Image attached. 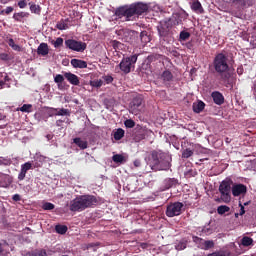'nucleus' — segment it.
Here are the masks:
<instances>
[{"mask_svg":"<svg viewBox=\"0 0 256 256\" xmlns=\"http://www.w3.org/2000/svg\"><path fill=\"white\" fill-rule=\"evenodd\" d=\"M191 9L193 11H195L196 13H203V11H204L202 3H200V1H198V0L193 1L192 5H191Z\"/></svg>","mask_w":256,"mask_h":256,"instance_id":"obj_27","label":"nucleus"},{"mask_svg":"<svg viewBox=\"0 0 256 256\" xmlns=\"http://www.w3.org/2000/svg\"><path fill=\"white\" fill-rule=\"evenodd\" d=\"M73 143H75L80 149H87L88 141L82 139L81 137H74Z\"/></svg>","mask_w":256,"mask_h":256,"instance_id":"obj_23","label":"nucleus"},{"mask_svg":"<svg viewBox=\"0 0 256 256\" xmlns=\"http://www.w3.org/2000/svg\"><path fill=\"white\" fill-rule=\"evenodd\" d=\"M4 81H10V77H9V75H5V77H4Z\"/></svg>","mask_w":256,"mask_h":256,"instance_id":"obj_63","label":"nucleus"},{"mask_svg":"<svg viewBox=\"0 0 256 256\" xmlns=\"http://www.w3.org/2000/svg\"><path fill=\"white\" fill-rule=\"evenodd\" d=\"M8 45L11 47L14 51H22V47L20 45H17L14 41V39L10 38L8 39Z\"/></svg>","mask_w":256,"mask_h":256,"instance_id":"obj_31","label":"nucleus"},{"mask_svg":"<svg viewBox=\"0 0 256 256\" xmlns=\"http://www.w3.org/2000/svg\"><path fill=\"white\" fill-rule=\"evenodd\" d=\"M64 77L69 83H71V85H80L81 83L78 75H75V73H71V71L65 72Z\"/></svg>","mask_w":256,"mask_h":256,"instance_id":"obj_14","label":"nucleus"},{"mask_svg":"<svg viewBox=\"0 0 256 256\" xmlns=\"http://www.w3.org/2000/svg\"><path fill=\"white\" fill-rule=\"evenodd\" d=\"M54 81H55V83L58 84V87H61V85L63 84V81H65V77H64V75L57 74L54 77Z\"/></svg>","mask_w":256,"mask_h":256,"instance_id":"obj_38","label":"nucleus"},{"mask_svg":"<svg viewBox=\"0 0 256 256\" xmlns=\"http://www.w3.org/2000/svg\"><path fill=\"white\" fill-rule=\"evenodd\" d=\"M190 37H191V33H189V31H181L179 35V40L187 41L188 39H190Z\"/></svg>","mask_w":256,"mask_h":256,"instance_id":"obj_35","label":"nucleus"},{"mask_svg":"<svg viewBox=\"0 0 256 256\" xmlns=\"http://www.w3.org/2000/svg\"><path fill=\"white\" fill-rule=\"evenodd\" d=\"M177 183L178 179H176L175 177H167L166 179H164L163 188L170 189L171 187L177 185Z\"/></svg>","mask_w":256,"mask_h":256,"instance_id":"obj_18","label":"nucleus"},{"mask_svg":"<svg viewBox=\"0 0 256 256\" xmlns=\"http://www.w3.org/2000/svg\"><path fill=\"white\" fill-rule=\"evenodd\" d=\"M103 83V79H93V81H90L92 87H102Z\"/></svg>","mask_w":256,"mask_h":256,"instance_id":"obj_40","label":"nucleus"},{"mask_svg":"<svg viewBox=\"0 0 256 256\" xmlns=\"http://www.w3.org/2000/svg\"><path fill=\"white\" fill-rule=\"evenodd\" d=\"M206 107V103H204V101H198L197 103H193V111H195V113H201L202 111H204Z\"/></svg>","mask_w":256,"mask_h":256,"instance_id":"obj_25","label":"nucleus"},{"mask_svg":"<svg viewBox=\"0 0 256 256\" xmlns=\"http://www.w3.org/2000/svg\"><path fill=\"white\" fill-rule=\"evenodd\" d=\"M147 11H149L148 3H143L140 1L137 3H132L131 5H123L118 7L115 10V15L116 17H119V19L125 17L126 21H131L132 17L135 15L140 17L141 15L147 13Z\"/></svg>","mask_w":256,"mask_h":256,"instance_id":"obj_2","label":"nucleus"},{"mask_svg":"<svg viewBox=\"0 0 256 256\" xmlns=\"http://www.w3.org/2000/svg\"><path fill=\"white\" fill-rule=\"evenodd\" d=\"M32 109H33V105L31 103H24V105L20 107V111L25 113H31Z\"/></svg>","mask_w":256,"mask_h":256,"instance_id":"obj_33","label":"nucleus"},{"mask_svg":"<svg viewBox=\"0 0 256 256\" xmlns=\"http://www.w3.org/2000/svg\"><path fill=\"white\" fill-rule=\"evenodd\" d=\"M237 73H238L239 75H242L243 69H237Z\"/></svg>","mask_w":256,"mask_h":256,"instance_id":"obj_64","label":"nucleus"},{"mask_svg":"<svg viewBox=\"0 0 256 256\" xmlns=\"http://www.w3.org/2000/svg\"><path fill=\"white\" fill-rule=\"evenodd\" d=\"M33 165L31 161H26V163H23V168H24V177H26L27 172L29 169H32Z\"/></svg>","mask_w":256,"mask_h":256,"instance_id":"obj_44","label":"nucleus"},{"mask_svg":"<svg viewBox=\"0 0 256 256\" xmlns=\"http://www.w3.org/2000/svg\"><path fill=\"white\" fill-rule=\"evenodd\" d=\"M25 17H30V13L25 11H20L19 13L13 14V19L18 22H21L22 19H24Z\"/></svg>","mask_w":256,"mask_h":256,"instance_id":"obj_26","label":"nucleus"},{"mask_svg":"<svg viewBox=\"0 0 256 256\" xmlns=\"http://www.w3.org/2000/svg\"><path fill=\"white\" fill-rule=\"evenodd\" d=\"M213 66L222 79V81H228L231 77V73H229V63L227 59V55L224 53H218L213 60Z\"/></svg>","mask_w":256,"mask_h":256,"instance_id":"obj_4","label":"nucleus"},{"mask_svg":"<svg viewBox=\"0 0 256 256\" xmlns=\"http://www.w3.org/2000/svg\"><path fill=\"white\" fill-rule=\"evenodd\" d=\"M135 125H136V123H135V121H133V119H126V121H125L126 127L132 128V127H135Z\"/></svg>","mask_w":256,"mask_h":256,"instance_id":"obj_49","label":"nucleus"},{"mask_svg":"<svg viewBox=\"0 0 256 256\" xmlns=\"http://www.w3.org/2000/svg\"><path fill=\"white\" fill-rule=\"evenodd\" d=\"M212 98L216 105H223V103L225 102V97L220 91H213Z\"/></svg>","mask_w":256,"mask_h":256,"instance_id":"obj_17","label":"nucleus"},{"mask_svg":"<svg viewBox=\"0 0 256 256\" xmlns=\"http://www.w3.org/2000/svg\"><path fill=\"white\" fill-rule=\"evenodd\" d=\"M253 238H249V236H244V238H242L241 240V244L242 246L248 248L249 246H252L253 245Z\"/></svg>","mask_w":256,"mask_h":256,"instance_id":"obj_29","label":"nucleus"},{"mask_svg":"<svg viewBox=\"0 0 256 256\" xmlns=\"http://www.w3.org/2000/svg\"><path fill=\"white\" fill-rule=\"evenodd\" d=\"M143 101L144 99L141 95H137L136 97H134L129 104V112L134 115H138L139 113H141L144 107Z\"/></svg>","mask_w":256,"mask_h":256,"instance_id":"obj_10","label":"nucleus"},{"mask_svg":"<svg viewBox=\"0 0 256 256\" xmlns=\"http://www.w3.org/2000/svg\"><path fill=\"white\" fill-rule=\"evenodd\" d=\"M233 181L231 179H223L219 185V191L221 193L218 201L229 203L231 201V185Z\"/></svg>","mask_w":256,"mask_h":256,"instance_id":"obj_6","label":"nucleus"},{"mask_svg":"<svg viewBox=\"0 0 256 256\" xmlns=\"http://www.w3.org/2000/svg\"><path fill=\"white\" fill-rule=\"evenodd\" d=\"M138 61V55H130L129 57H123L122 61L119 63L120 70L127 75L134 71L135 65Z\"/></svg>","mask_w":256,"mask_h":256,"instance_id":"obj_7","label":"nucleus"},{"mask_svg":"<svg viewBox=\"0 0 256 256\" xmlns=\"http://www.w3.org/2000/svg\"><path fill=\"white\" fill-rule=\"evenodd\" d=\"M96 246H98V244H94V243L88 244L87 245V250H89L90 248H96Z\"/></svg>","mask_w":256,"mask_h":256,"instance_id":"obj_60","label":"nucleus"},{"mask_svg":"<svg viewBox=\"0 0 256 256\" xmlns=\"http://www.w3.org/2000/svg\"><path fill=\"white\" fill-rule=\"evenodd\" d=\"M12 199H13L14 201H20L21 195H19V193H15V194L12 196Z\"/></svg>","mask_w":256,"mask_h":256,"instance_id":"obj_57","label":"nucleus"},{"mask_svg":"<svg viewBox=\"0 0 256 256\" xmlns=\"http://www.w3.org/2000/svg\"><path fill=\"white\" fill-rule=\"evenodd\" d=\"M27 5H28V3H27L26 0H20V1H18V7H19L20 9H26Z\"/></svg>","mask_w":256,"mask_h":256,"instance_id":"obj_52","label":"nucleus"},{"mask_svg":"<svg viewBox=\"0 0 256 256\" xmlns=\"http://www.w3.org/2000/svg\"><path fill=\"white\" fill-rule=\"evenodd\" d=\"M43 209H55V205L50 201H46L45 203H43Z\"/></svg>","mask_w":256,"mask_h":256,"instance_id":"obj_48","label":"nucleus"},{"mask_svg":"<svg viewBox=\"0 0 256 256\" xmlns=\"http://www.w3.org/2000/svg\"><path fill=\"white\" fill-rule=\"evenodd\" d=\"M65 46L71 51H77L78 53H83L87 49V43L84 41H77V39H66Z\"/></svg>","mask_w":256,"mask_h":256,"instance_id":"obj_9","label":"nucleus"},{"mask_svg":"<svg viewBox=\"0 0 256 256\" xmlns=\"http://www.w3.org/2000/svg\"><path fill=\"white\" fill-rule=\"evenodd\" d=\"M208 256H231L230 252H212V254H208Z\"/></svg>","mask_w":256,"mask_h":256,"instance_id":"obj_46","label":"nucleus"},{"mask_svg":"<svg viewBox=\"0 0 256 256\" xmlns=\"http://www.w3.org/2000/svg\"><path fill=\"white\" fill-rule=\"evenodd\" d=\"M160 79L162 80L163 83L168 84L171 83V81H173L174 75L172 71H170L169 69H165L164 71H162Z\"/></svg>","mask_w":256,"mask_h":256,"instance_id":"obj_15","label":"nucleus"},{"mask_svg":"<svg viewBox=\"0 0 256 256\" xmlns=\"http://www.w3.org/2000/svg\"><path fill=\"white\" fill-rule=\"evenodd\" d=\"M183 207L184 203L182 201H173L168 203L165 214L167 217H176V215H181Z\"/></svg>","mask_w":256,"mask_h":256,"instance_id":"obj_8","label":"nucleus"},{"mask_svg":"<svg viewBox=\"0 0 256 256\" xmlns=\"http://www.w3.org/2000/svg\"><path fill=\"white\" fill-rule=\"evenodd\" d=\"M239 207H240V215H245V206H243V203L239 201Z\"/></svg>","mask_w":256,"mask_h":256,"instance_id":"obj_56","label":"nucleus"},{"mask_svg":"<svg viewBox=\"0 0 256 256\" xmlns=\"http://www.w3.org/2000/svg\"><path fill=\"white\" fill-rule=\"evenodd\" d=\"M9 58L10 57H9L8 53H0V59L2 61H8Z\"/></svg>","mask_w":256,"mask_h":256,"instance_id":"obj_54","label":"nucleus"},{"mask_svg":"<svg viewBox=\"0 0 256 256\" xmlns=\"http://www.w3.org/2000/svg\"><path fill=\"white\" fill-rule=\"evenodd\" d=\"M55 230L57 233L64 235V233H67L68 228L67 226H62V224H57V226H55Z\"/></svg>","mask_w":256,"mask_h":256,"instance_id":"obj_36","label":"nucleus"},{"mask_svg":"<svg viewBox=\"0 0 256 256\" xmlns=\"http://www.w3.org/2000/svg\"><path fill=\"white\" fill-rule=\"evenodd\" d=\"M56 115H70V111L69 109L62 108L57 111Z\"/></svg>","mask_w":256,"mask_h":256,"instance_id":"obj_50","label":"nucleus"},{"mask_svg":"<svg viewBox=\"0 0 256 256\" xmlns=\"http://www.w3.org/2000/svg\"><path fill=\"white\" fill-rule=\"evenodd\" d=\"M6 115H4L3 113H0V121H2L3 119H5Z\"/></svg>","mask_w":256,"mask_h":256,"instance_id":"obj_62","label":"nucleus"},{"mask_svg":"<svg viewBox=\"0 0 256 256\" xmlns=\"http://www.w3.org/2000/svg\"><path fill=\"white\" fill-rule=\"evenodd\" d=\"M29 256H48L46 250H38L37 252H32Z\"/></svg>","mask_w":256,"mask_h":256,"instance_id":"obj_47","label":"nucleus"},{"mask_svg":"<svg viewBox=\"0 0 256 256\" xmlns=\"http://www.w3.org/2000/svg\"><path fill=\"white\" fill-rule=\"evenodd\" d=\"M56 29H59L60 31L69 29V19H60V21L56 23Z\"/></svg>","mask_w":256,"mask_h":256,"instance_id":"obj_22","label":"nucleus"},{"mask_svg":"<svg viewBox=\"0 0 256 256\" xmlns=\"http://www.w3.org/2000/svg\"><path fill=\"white\" fill-rule=\"evenodd\" d=\"M29 6H30L31 13H34L35 15H41L42 13L41 5H37L36 3L30 2Z\"/></svg>","mask_w":256,"mask_h":256,"instance_id":"obj_24","label":"nucleus"},{"mask_svg":"<svg viewBox=\"0 0 256 256\" xmlns=\"http://www.w3.org/2000/svg\"><path fill=\"white\" fill-rule=\"evenodd\" d=\"M140 248H142L143 250H146L147 248H149V244H147L146 242H142L140 244Z\"/></svg>","mask_w":256,"mask_h":256,"instance_id":"obj_58","label":"nucleus"},{"mask_svg":"<svg viewBox=\"0 0 256 256\" xmlns=\"http://www.w3.org/2000/svg\"><path fill=\"white\" fill-rule=\"evenodd\" d=\"M192 155H194L193 149H190V148L183 149L182 151L183 158L188 159L189 157H192Z\"/></svg>","mask_w":256,"mask_h":256,"instance_id":"obj_34","label":"nucleus"},{"mask_svg":"<svg viewBox=\"0 0 256 256\" xmlns=\"http://www.w3.org/2000/svg\"><path fill=\"white\" fill-rule=\"evenodd\" d=\"M62 123H63V120H62V119H58V120L56 121V125H57L58 127H61Z\"/></svg>","mask_w":256,"mask_h":256,"instance_id":"obj_61","label":"nucleus"},{"mask_svg":"<svg viewBox=\"0 0 256 256\" xmlns=\"http://www.w3.org/2000/svg\"><path fill=\"white\" fill-rule=\"evenodd\" d=\"M125 135V131L124 129H122V127H119V129H117L114 132V139H116V141H119L120 139H122Z\"/></svg>","mask_w":256,"mask_h":256,"instance_id":"obj_30","label":"nucleus"},{"mask_svg":"<svg viewBox=\"0 0 256 256\" xmlns=\"http://www.w3.org/2000/svg\"><path fill=\"white\" fill-rule=\"evenodd\" d=\"M215 243L213 240H204V250H210L211 248H214Z\"/></svg>","mask_w":256,"mask_h":256,"instance_id":"obj_41","label":"nucleus"},{"mask_svg":"<svg viewBox=\"0 0 256 256\" xmlns=\"http://www.w3.org/2000/svg\"><path fill=\"white\" fill-rule=\"evenodd\" d=\"M38 55H42L45 57L49 53V45L48 43H40V45L37 48Z\"/></svg>","mask_w":256,"mask_h":256,"instance_id":"obj_21","label":"nucleus"},{"mask_svg":"<svg viewBox=\"0 0 256 256\" xmlns=\"http://www.w3.org/2000/svg\"><path fill=\"white\" fill-rule=\"evenodd\" d=\"M186 47L187 49H193L194 45L191 41H189L188 43H186Z\"/></svg>","mask_w":256,"mask_h":256,"instance_id":"obj_59","label":"nucleus"},{"mask_svg":"<svg viewBox=\"0 0 256 256\" xmlns=\"http://www.w3.org/2000/svg\"><path fill=\"white\" fill-rule=\"evenodd\" d=\"M98 203L95 195H79L70 201V211H84L87 207H93Z\"/></svg>","mask_w":256,"mask_h":256,"instance_id":"obj_3","label":"nucleus"},{"mask_svg":"<svg viewBox=\"0 0 256 256\" xmlns=\"http://www.w3.org/2000/svg\"><path fill=\"white\" fill-rule=\"evenodd\" d=\"M12 159L9 157H0V165H11Z\"/></svg>","mask_w":256,"mask_h":256,"instance_id":"obj_45","label":"nucleus"},{"mask_svg":"<svg viewBox=\"0 0 256 256\" xmlns=\"http://www.w3.org/2000/svg\"><path fill=\"white\" fill-rule=\"evenodd\" d=\"M231 208L229 206H218L217 212L219 215H224V213H227V211H230Z\"/></svg>","mask_w":256,"mask_h":256,"instance_id":"obj_43","label":"nucleus"},{"mask_svg":"<svg viewBox=\"0 0 256 256\" xmlns=\"http://www.w3.org/2000/svg\"><path fill=\"white\" fill-rule=\"evenodd\" d=\"M10 253V245L6 240L0 241V254L2 256H7Z\"/></svg>","mask_w":256,"mask_h":256,"instance_id":"obj_19","label":"nucleus"},{"mask_svg":"<svg viewBox=\"0 0 256 256\" xmlns=\"http://www.w3.org/2000/svg\"><path fill=\"white\" fill-rule=\"evenodd\" d=\"M18 179H20V181L25 179L24 163L21 165V170H20V173L18 174Z\"/></svg>","mask_w":256,"mask_h":256,"instance_id":"obj_51","label":"nucleus"},{"mask_svg":"<svg viewBox=\"0 0 256 256\" xmlns=\"http://www.w3.org/2000/svg\"><path fill=\"white\" fill-rule=\"evenodd\" d=\"M187 244H188V243H187L186 241H181V242H179L178 244H176L175 248H176V250H178V251L186 250Z\"/></svg>","mask_w":256,"mask_h":256,"instance_id":"obj_42","label":"nucleus"},{"mask_svg":"<svg viewBox=\"0 0 256 256\" xmlns=\"http://www.w3.org/2000/svg\"><path fill=\"white\" fill-rule=\"evenodd\" d=\"M192 240L198 246V248L205 250V240H203V238H199V236H193Z\"/></svg>","mask_w":256,"mask_h":256,"instance_id":"obj_28","label":"nucleus"},{"mask_svg":"<svg viewBox=\"0 0 256 256\" xmlns=\"http://www.w3.org/2000/svg\"><path fill=\"white\" fill-rule=\"evenodd\" d=\"M145 62H146V65H149L150 69H153V67H155V65H158L159 63H162L161 55H158L157 53H153L152 55H148Z\"/></svg>","mask_w":256,"mask_h":256,"instance_id":"obj_13","label":"nucleus"},{"mask_svg":"<svg viewBox=\"0 0 256 256\" xmlns=\"http://www.w3.org/2000/svg\"><path fill=\"white\" fill-rule=\"evenodd\" d=\"M225 3H232L237 9H247L254 5V0H225Z\"/></svg>","mask_w":256,"mask_h":256,"instance_id":"obj_11","label":"nucleus"},{"mask_svg":"<svg viewBox=\"0 0 256 256\" xmlns=\"http://www.w3.org/2000/svg\"><path fill=\"white\" fill-rule=\"evenodd\" d=\"M140 40L142 41V43L147 44L151 41L149 35H147V31H142L140 33Z\"/></svg>","mask_w":256,"mask_h":256,"instance_id":"obj_32","label":"nucleus"},{"mask_svg":"<svg viewBox=\"0 0 256 256\" xmlns=\"http://www.w3.org/2000/svg\"><path fill=\"white\" fill-rule=\"evenodd\" d=\"M182 23V19L180 17H170L169 19H163L158 24V34L160 37H167L171 31V29Z\"/></svg>","mask_w":256,"mask_h":256,"instance_id":"obj_5","label":"nucleus"},{"mask_svg":"<svg viewBox=\"0 0 256 256\" xmlns=\"http://www.w3.org/2000/svg\"><path fill=\"white\" fill-rule=\"evenodd\" d=\"M112 159L113 161H115V163H123V161H125L124 155L120 153H116L115 155H113Z\"/></svg>","mask_w":256,"mask_h":256,"instance_id":"obj_37","label":"nucleus"},{"mask_svg":"<svg viewBox=\"0 0 256 256\" xmlns=\"http://www.w3.org/2000/svg\"><path fill=\"white\" fill-rule=\"evenodd\" d=\"M71 65L79 69H85L88 66L87 61H84L82 59H72Z\"/></svg>","mask_w":256,"mask_h":256,"instance_id":"obj_20","label":"nucleus"},{"mask_svg":"<svg viewBox=\"0 0 256 256\" xmlns=\"http://www.w3.org/2000/svg\"><path fill=\"white\" fill-rule=\"evenodd\" d=\"M12 181L13 179L10 175L0 172V187H8Z\"/></svg>","mask_w":256,"mask_h":256,"instance_id":"obj_16","label":"nucleus"},{"mask_svg":"<svg viewBox=\"0 0 256 256\" xmlns=\"http://www.w3.org/2000/svg\"><path fill=\"white\" fill-rule=\"evenodd\" d=\"M147 164L152 171H167L172 165V156L160 149H154L148 156Z\"/></svg>","mask_w":256,"mask_h":256,"instance_id":"obj_1","label":"nucleus"},{"mask_svg":"<svg viewBox=\"0 0 256 256\" xmlns=\"http://www.w3.org/2000/svg\"><path fill=\"white\" fill-rule=\"evenodd\" d=\"M63 43H64L63 37H57L56 41H52V45H54L56 49H58L59 47H62Z\"/></svg>","mask_w":256,"mask_h":256,"instance_id":"obj_39","label":"nucleus"},{"mask_svg":"<svg viewBox=\"0 0 256 256\" xmlns=\"http://www.w3.org/2000/svg\"><path fill=\"white\" fill-rule=\"evenodd\" d=\"M5 15H10V13H13L14 7H6V9H3Z\"/></svg>","mask_w":256,"mask_h":256,"instance_id":"obj_55","label":"nucleus"},{"mask_svg":"<svg viewBox=\"0 0 256 256\" xmlns=\"http://www.w3.org/2000/svg\"><path fill=\"white\" fill-rule=\"evenodd\" d=\"M247 193V185L244 183H235L232 186V194L234 197H237L239 195H245Z\"/></svg>","mask_w":256,"mask_h":256,"instance_id":"obj_12","label":"nucleus"},{"mask_svg":"<svg viewBox=\"0 0 256 256\" xmlns=\"http://www.w3.org/2000/svg\"><path fill=\"white\" fill-rule=\"evenodd\" d=\"M103 79L106 83H112L114 81V77H112V75H104Z\"/></svg>","mask_w":256,"mask_h":256,"instance_id":"obj_53","label":"nucleus"}]
</instances>
